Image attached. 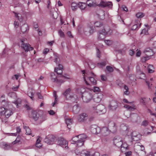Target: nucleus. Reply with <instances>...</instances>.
<instances>
[{
  "mask_svg": "<svg viewBox=\"0 0 156 156\" xmlns=\"http://www.w3.org/2000/svg\"><path fill=\"white\" fill-rule=\"evenodd\" d=\"M122 141H121V142H119L116 144H114L117 147H120L121 146H122Z\"/></svg>",
  "mask_w": 156,
  "mask_h": 156,
  "instance_id": "51",
  "label": "nucleus"
},
{
  "mask_svg": "<svg viewBox=\"0 0 156 156\" xmlns=\"http://www.w3.org/2000/svg\"><path fill=\"white\" fill-rule=\"evenodd\" d=\"M28 95L32 100H34V94L33 92L31 91H29L28 92Z\"/></svg>",
  "mask_w": 156,
  "mask_h": 156,
  "instance_id": "43",
  "label": "nucleus"
},
{
  "mask_svg": "<svg viewBox=\"0 0 156 156\" xmlns=\"http://www.w3.org/2000/svg\"><path fill=\"white\" fill-rule=\"evenodd\" d=\"M105 41L106 44L108 45H110L112 43V41L110 40H105Z\"/></svg>",
  "mask_w": 156,
  "mask_h": 156,
  "instance_id": "49",
  "label": "nucleus"
},
{
  "mask_svg": "<svg viewBox=\"0 0 156 156\" xmlns=\"http://www.w3.org/2000/svg\"><path fill=\"white\" fill-rule=\"evenodd\" d=\"M92 108L94 111L99 114L104 113L106 112L105 106L102 105L100 104L96 106L94 105Z\"/></svg>",
  "mask_w": 156,
  "mask_h": 156,
  "instance_id": "5",
  "label": "nucleus"
},
{
  "mask_svg": "<svg viewBox=\"0 0 156 156\" xmlns=\"http://www.w3.org/2000/svg\"><path fill=\"white\" fill-rule=\"evenodd\" d=\"M20 142V140L19 138H17L16 140L12 142V144H16Z\"/></svg>",
  "mask_w": 156,
  "mask_h": 156,
  "instance_id": "52",
  "label": "nucleus"
},
{
  "mask_svg": "<svg viewBox=\"0 0 156 156\" xmlns=\"http://www.w3.org/2000/svg\"><path fill=\"white\" fill-rule=\"evenodd\" d=\"M10 144H5L4 145V148L5 149H9V148H10L11 146H10Z\"/></svg>",
  "mask_w": 156,
  "mask_h": 156,
  "instance_id": "59",
  "label": "nucleus"
},
{
  "mask_svg": "<svg viewBox=\"0 0 156 156\" xmlns=\"http://www.w3.org/2000/svg\"><path fill=\"white\" fill-rule=\"evenodd\" d=\"M80 111V108L77 105L74 106L73 108V112L76 114L79 113Z\"/></svg>",
  "mask_w": 156,
  "mask_h": 156,
  "instance_id": "23",
  "label": "nucleus"
},
{
  "mask_svg": "<svg viewBox=\"0 0 156 156\" xmlns=\"http://www.w3.org/2000/svg\"><path fill=\"white\" fill-rule=\"evenodd\" d=\"M138 117V115L135 113H132L130 115L131 120L133 122H137Z\"/></svg>",
  "mask_w": 156,
  "mask_h": 156,
  "instance_id": "19",
  "label": "nucleus"
},
{
  "mask_svg": "<svg viewBox=\"0 0 156 156\" xmlns=\"http://www.w3.org/2000/svg\"><path fill=\"white\" fill-rule=\"evenodd\" d=\"M147 52L150 53V54H146V55H147L151 56L153 55L152 50L149 48H146L144 51V53H146Z\"/></svg>",
  "mask_w": 156,
  "mask_h": 156,
  "instance_id": "25",
  "label": "nucleus"
},
{
  "mask_svg": "<svg viewBox=\"0 0 156 156\" xmlns=\"http://www.w3.org/2000/svg\"><path fill=\"white\" fill-rule=\"evenodd\" d=\"M137 51L136 56L137 57H140L141 54V51L140 50H138V49H137Z\"/></svg>",
  "mask_w": 156,
  "mask_h": 156,
  "instance_id": "54",
  "label": "nucleus"
},
{
  "mask_svg": "<svg viewBox=\"0 0 156 156\" xmlns=\"http://www.w3.org/2000/svg\"><path fill=\"white\" fill-rule=\"evenodd\" d=\"M49 138L50 142L51 143V144H53L56 140V138L51 135H49Z\"/></svg>",
  "mask_w": 156,
  "mask_h": 156,
  "instance_id": "38",
  "label": "nucleus"
},
{
  "mask_svg": "<svg viewBox=\"0 0 156 156\" xmlns=\"http://www.w3.org/2000/svg\"><path fill=\"white\" fill-rule=\"evenodd\" d=\"M98 66H99V67L101 68L105 66L106 65V63L105 61H103L98 63Z\"/></svg>",
  "mask_w": 156,
  "mask_h": 156,
  "instance_id": "42",
  "label": "nucleus"
},
{
  "mask_svg": "<svg viewBox=\"0 0 156 156\" xmlns=\"http://www.w3.org/2000/svg\"><path fill=\"white\" fill-rule=\"evenodd\" d=\"M131 151L125 152V154L126 156H130L131 154Z\"/></svg>",
  "mask_w": 156,
  "mask_h": 156,
  "instance_id": "64",
  "label": "nucleus"
},
{
  "mask_svg": "<svg viewBox=\"0 0 156 156\" xmlns=\"http://www.w3.org/2000/svg\"><path fill=\"white\" fill-rule=\"evenodd\" d=\"M59 34H60L61 37H64V34L63 32L61 30H60L59 31Z\"/></svg>",
  "mask_w": 156,
  "mask_h": 156,
  "instance_id": "62",
  "label": "nucleus"
},
{
  "mask_svg": "<svg viewBox=\"0 0 156 156\" xmlns=\"http://www.w3.org/2000/svg\"><path fill=\"white\" fill-rule=\"evenodd\" d=\"M83 74V79L85 81V83L87 85L91 86L92 85H94L96 84V81L94 79V77L90 76H88V78L90 82V83H89L86 80L85 77L84 76L85 71L84 70L82 71Z\"/></svg>",
  "mask_w": 156,
  "mask_h": 156,
  "instance_id": "6",
  "label": "nucleus"
},
{
  "mask_svg": "<svg viewBox=\"0 0 156 156\" xmlns=\"http://www.w3.org/2000/svg\"><path fill=\"white\" fill-rule=\"evenodd\" d=\"M54 62H55L57 65L60 68H62V66L60 64V59L58 56L56 55H55Z\"/></svg>",
  "mask_w": 156,
  "mask_h": 156,
  "instance_id": "20",
  "label": "nucleus"
},
{
  "mask_svg": "<svg viewBox=\"0 0 156 156\" xmlns=\"http://www.w3.org/2000/svg\"><path fill=\"white\" fill-rule=\"evenodd\" d=\"M146 98H142L141 99V102L142 103L143 105H146V101L145 100Z\"/></svg>",
  "mask_w": 156,
  "mask_h": 156,
  "instance_id": "53",
  "label": "nucleus"
},
{
  "mask_svg": "<svg viewBox=\"0 0 156 156\" xmlns=\"http://www.w3.org/2000/svg\"><path fill=\"white\" fill-rule=\"evenodd\" d=\"M144 16V15L142 12H138L136 14V16L138 18H141Z\"/></svg>",
  "mask_w": 156,
  "mask_h": 156,
  "instance_id": "44",
  "label": "nucleus"
},
{
  "mask_svg": "<svg viewBox=\"0 0 156 156\" xmlns=\"http://www.w3.org/2000/svg\"><path fill=\"white\" fill-rule=\"evenodd\" d=\"M135 52L133 51V50H130L129 51V55L132 56L134 55Z\"/></svg>",
  "mask_w": 156,
  "mask_h": 156,
  "instance_id": "55",
  "label": "nucleus"
},
{
  "mask_svg": "<svg viewBox=\"0 0 156 156\" xmlns=\"http://www.w3.org/2000/svg\"><path fill=\"white\" fill-rule=\"evenodd\" d=\"M102 134L104 136H108L109 133V131L107 127H103L101 130Z\"/></svg>",
  "mask_w": 156,
  "mask_h": 156,
  "instance_id": "17",
  "label": "nucleus"
},
{
  "mask_svg": "<svg viewBox=\"0 0 156 156\" xmlns=\"http://www.w3.org/2000/svg\"><path fill=\"white\" fill-rule=\"evenodd\" d=\"M134 149L136 152L137 151H144L145 149L144 147L142 145H136L134 146Z\"/></svg>",
  "mask_w": 156,
  "mask_h": 156,
  "instance_id": "24",
  "label": "nucleus"
},
{
  "mask_svg": "<svg viewBox=\"0 0 156 156\" xmlns=\"http://www.w3.org/2000/svg\"><path fill=\"white\" fill-rule=\"evenodd\" d=\"M71 91V89L69 88L66 90L65 92L63 93V94L65 96H66Z\"/></svg>",
  "mask_w": 156,
  "mask_h": 156,
  "instance_id": "47",
  "label": "nucleus"
},
{
  "mask_svg": "<svg viewBox=\"0 0 156 156\" xmlns=\"http://www.w3.org/2000/svg\"><path fill=\"white\" fill-rule=\"evenodd\" d=\"M138 28V25L137 24H135L133 25L131 29L133 30H135Z\"/></svg>",
  "mask_w": 156,
  "mask_h": 156,
  "instance_id": "56",
  "label": "nucleus"
},
{
  "mask_svg": "<svg viewBox=\"0 0 156 156\" xmlns=\"http://www.w3.org/2000/svg\"><path fill=\"white\" fill-rule=\"evenodd\" d=\"M92 92V91H90L84 92L82 94V98L84 102L87 103L91 100L93 97Z\"/></svg>",
  "mask_w": 156,
  "mask_h": 156,
  "instance_id": "4",
  "label": "nucleus"
},
{
  "mask_svg": "<svg viewBox=\"0 0 156 156\" xmlns=\"http://www.w3.org/2000/svg\"><path fill=\"white\" fill-rule=\"evenodd\" d=\"M13 113L11 108H5L3 107L0 108V115L1 116L5 115L6 118H9Z\"/></svg>",
  "mask_w": 156,
  "mask_h": 156,
  "instance_id": "3",
  "label": "nucleus"
},
{
  "mask_svg": "<svg viewBox=\"0 0 156 156\" xmlns=\"http://www.w3.org/2000/svg\"><path fill=\"white\" fill-rule=\"evenodd\" d=\"M49 50L48 48H45L43 51V53L44 54H47L49 51Z\"/></svg>",
  "mask_w": 156,
  "mask_h": 156,
  "instance_id": "61",
  "label": "nucleus"
},
{
  "mask_svg": "<svg viewBox=\"0 0 156 156\" xmlns=\"http://www.w3.org/2000/svg\"><path fill=\"white\" fill-rule=\"evenodd\" d=\"M62 68H60L59 67L55 68V71L58 74L61 75L62 72Z\"/></svg>",
  "mask_w": 156,
  "mask_h": 156,
  "instance_id": "33",
  "label": "nucleus"
},
{
  "mask_svg": "<svg viewBox=\"0 0 156 156\" xmlns=\"http://www.w3.org/2000/svg\"><path fill=\"white\" fill-rule=\"evenodd\" d=\"M31 118L36 122L37 124H40L47 119L45 115H40L36 111L32 112Z\"/></svg>",
  "mask_w": 156,
  "mask_h": 156,
  "instance_id": "2",
  "label": "nucleus"
},
{
  "mask_svg": "<svg viewBox=\"0 0 156 156\" xmlns=\"http://www.w3.org/2000/svg\"><path fill=\"white\" fill-rule=\"evenodd\" d=\"M105 35L103 33H101V31H99V34L98 36V39L99 40H101L105 38Z\"/></svg>",
  "mask_w": 156,
  "mask_h": 156,
  "instance_id": "30",
  "label": "nucleus"
},
{
  "mask_svg": "<svg viewBox=\"0 0 156 156\" xmlns=\"http://www.w3.org/2000/svg\"><path fill=\"white\" fill-rule=\"evenodd\" d=\"M58 15L57 13L56 12H55L53 14L52 16L54 18L56 19Z\"/></svg>",
  "mask_w": 156,
  "mask_h": 156,
  "instance_id": "58",
  "label": "nucleus"
},
{
  "mask_svg": "<svg viewBox=\"0 0 156 156\" xmlns=\"http://www.w3.org/2000/svg\"><path fill=\"white\" fill-rule=\"evenodd\" d=\"M113 141L114 144H115L118 143L119 142H121L122 141V140L121 138L118 137H114L113 139Z\"/></svg>",
  "mask_w": 156,
  "mask_h": 156,
  "instance_id": "39",
  "label": "nucleus"
},
{
  "mask_svg": "<svg viewBox=\"0 0 156 156\" xmlns=\"http://www.w3.org/2000/svg\"><path fill=\"white\" fill-rule=\"evenodd\" d=\"M107 70L109 72H112L113 71V68L110 66H107L106 67Z\"/></svg>",
  "mask_w": 156,
  "mask_h": 156,
  "instance_id": "46",
  "label": "nucleus"
},
{
  "mask_svg": "<svg viewBox=\"0 0 156 156\" xmlns=\"http://www.w3.org/2000/svg\"><path fill=\"white\" fill-rule=\"evenodd\" d=\"M136 152L139 156H144L146 154V152L145 151H137V152Z\"/></svg>",
  "mask_w": 156,
  "mask_h": 156,
  "instance_id": "37",
  "label": "nucleus"
},
{
  "mask_svg": "<svg viewBox=\"0 0 156 156\" xmlns=\"http://www.w3.org/2000/svg\"><path fill=\"white\" fill-rule=\"evenodd\" d=\"M29 27L28 25L26 24H24L22 26L21 30L23 33L27 32L29 30Z\"/></svg>",
  "mask_w": 156,
  "mask_h": 156,
  "instance_id": "18",
  "label": "nucleus"
},
{
  "mask_svg": "<svg viewBox=\"0 0 156 156\" xmlns=\"http://www.w3.org/2000/svg\"><path fill=\"white\" fill-rule=\"evenodd\" d=\"M81 156H90V152L86 150H83L80 153Z\"/></svg>",
  "mask_w": 156,
  "mask_h": 156,
  "instance_id": "26",
  "label": "nucleus"
},
{
  "mask_svg": "<svg viewBox=\"0 0 156 156\" xmlns=\"http://www.w3.org/2000/svg\"><path fill=\"white\" fill-rule=\"evenodd\" d=\"M153 65H149L148 67V72L150 73H152L154 72Z\"/></svg>",
  "mask_w": 156,
  "mask_h": 156,
  "instance_id": "35",
  "label": "nucleus"
},
{
  "mask_svg": "<svg viewBox=\"0 0 156 156\" xmlns=\"http://www.w3.org/2000/svg\"><path fill=\"white\" fill-rule=\"evenodd\" d=\"M90 130L92 133L96 134L99 133L101 131L100 128L95 125L91 126Z\"/></svg>",
  "mask_w": 156,
  "mask_h": 156,
  "instance_id": "14",
  "label": "nucleus"
},
{
  "mask_svg": "<svg viewBox=\"0 0 156 156\" xmlns=\"http://www.w3.org/2000/svg\"><path fill=\"white\" fill-rule=\"evenodd\" d=\"M44 141L45 142L47 143L48 144H51V142H50L49 138V135L46 136L45 138L44 139Z\"/></svg>",
  "mask_w": 156,
  "mask_h": 156,
  "instance_id": "41",
  "label": "nucleus"
},
{
  "mask_svg": "<svg viewBox=\"0 0 156 156\" xmlns=\"http://www.w3.org/2000/svg\"><path fill=\"white\" fill-rule=\"evenodd\" d=\"M87 5L90 7L94 6L96 5L95 0H87Z\"/></svg>",
  "mask_w": 156,
  "mask_h": 156,
  "instance_id": "21",
  "label": "nucleus"
},
{
  "mask_svg": "<svg viewBox=\"0 0 156 156\" xmlns=\"http://www.w3.org/2000/svg\"><path fill=\"white\" fill-rule=\"evenodd\" d=\"M57 104V98H55L54 102L52 103V106L54 107L55 105Z\"/></svg>",
  "mask_w": 156,
  "mask_h": 156,
  "instance_id": "63",
  "label": "nucleus"
},
{
  "mask_svg": "<svg viewBox=\"0 0 156 156\" xmlns=\"http://www.w3.org/2000/svg\"><path fill=\"white\" fill-rule=\"evenodd\" d=\"M101 33H103L104 35H110L112 33V31L110 29L109 27H105L104 29L101 30Z\"/></svg>",
  "mask_w": 156,
  "mask_h": 156,
  "instance_id": "15",
  "label": "nucleus"
},
{
  "mask_svg": "<svg viewBox=\"0 0 156 156\" xmlns=\"http://www.w3.org/2000/svg\"><path fill=\"white\" fill-rule=\"evenodd\" d=\"M88 115L85 113L80 114L78 117V120L80 122H84L88 119Z\"/></svg>",
  "mask_w": 156,
  "mask_h": 156,
  "instance_id": "9",
  "label": "nucleus"
},
{
  "mask_svg": "<svg viewBox=\"0 0 156 156\" xmlns=\"http://www.w3.org/2000/svg\"><path fill=\"white\" fill-rule=\"evenodd\" d=\"M51 79L52 81L53 82H58V80L57 78V76L54 73H52L51 74Z\"/></svg>",
  "mask_w": 156,
  "mask_h": 156,
  "instance_id": "22",
  "label": "nucleus"
},
{
  "mask_svg": "<svg viewBox=\"0 0 156 156\" xmlns=\"http://www.w3.org/2000/svg\"><path fill=\"white\" fill-rule=\"evenodd\" d=\"M110 131L113 133H115L117 130V127L116 124L113 122H111L108 124Z\"/></svg>",
  "mask_w": 156,
  "mask_h": 156,
  "instance_id": "13",
  "label": "nucleus"
},
{
  "mask_svg": "<svg viewBox=\"0 0 156 156\" xmlns=\"http://www.w3.org/2000/svg\"><path fill=\"white\" fill-rule=\"evenodd\" d=\"M21 102V100L20 98H18L13 102V103L16 105L17 107L19 106V104H20Z\"/></svg>",
  "mask_w": 156,
  "mask_h": 156,
  "instance_id": "40",
  "label": "nucleus"
},
{
  "mask_svg": "<svg viewBox=\"0 0 156 156\" xmlns=\"http://www.w3.org/2000/svg\"><path fill=\"white\" fill-rule=\"evenodd\" d=\"M98 5L103 7L108 6L109 8H111L112 7V3L111 2L102 1L100 2Z\"/></svg>",
  "mask_w": 156,
  "mask_h": 156,
  "instance_id": "11",
  "label": "nucleus"
},
{
  "mask_svg": "<svg viewBox=\"0 0 156 156\" xmlns=\"http://www.w3.org/2000/svg\"><path fill=\"white\" fill-rule=\"evenodd\" d=\"M57 144L63 148H68V142L63 138H60L58 140Z\"/></svg>",
  "mask_w": 156,
  "mask_h": 156,
  "instance_id": "7",
  "label": "nucleus"
},
{
  "mask_svg": "<svg viewBox=\"0 0 156 156\" xmlns=\"http://www.w3.org/2000/svg\"><path fill=\"white\" fill-rule=\"evenodd\" d=\"M148 125V122L147 121L145 120L143 122L142 125L144 126H146Z\"/></svg>",
  "mask_w": 156,
  "mask_h": 156,
  "instance_id": "57",
  "label": "nucleus"
},
{
  "mask_svg": "<svg viewBox=\"0 0 156 156\" xmlns=\"http://www.w3.org/2000/svg\"><path fill=\"white\" fill-rule=\"evenodd\" d=\"M94 32V30L93 26H89L85 30V34L87 36H90Z\"/></svg>",
  "mask_w": 156,
  "mask_h": 156,
  "instance_id": "12",
  "label": "nucleus"
},
{
  "mask_svg": "<svg viewBox=\"0 0 156 156\" xmlns=\"http://www.w3.org/2000/svg\"><path fill=\"white\" fill-rule=\"evenodd\" d=\"M121 150L122 152H125L124 150L128 149V147L127 146V145L125 143L122 144V146H121Z\"/></svg>",
  "mask_w": 156,
  "mask_h": 156,
  "instance_id": "34",
  "label": "nucleus"
},
{
  "mask_svg": "<svg viewBox=\"0 0 156 156\" xmlns=\"http://www.w3.org/2000/svg\"><path fill=\"white\" fill-rule=\"evenodd\" d=\"M99 14H98V17L101 20H103L105 18V12L103 11H101Z\"/></svg>",
  "mask_w": 156,
  "mask_h": 156,
  "instance_id": "29",
  "label": "nucleus"
},
{
  "mask_svg": "<svg viewBox=\"0 0 156 156\" xmlns=\"http://www.w3.org/2000/svg\"><path fill=\"white\" fill-rule=\"evenodd\" d=\"M94 26L96 27H101L103 25V23L100 22H96L94 23Z\"/></svg>",
  "mask_w": 156,
  "mask_h": 156,
  "instance_id": "36",
  "label": "nucleus"
},
{
  "mask_svg": "<svg viewBox=\"0 0 156 156\" xmlns=\"http://www.w3.org/2000/svg\"><path fill=\"white\" fill-rule=\"evenodd\" d=\"M87 138L86 135L84 134H83L76 136L73 137L72 140V143L73 144H76L78 147H80L83 145L84 142Z\"/></svg>",
  "mask_w": 156,
  "mask_h": 156,
  "instance_id": "1",
  "label": "nucleus"
},
{
  "mask_svg": "<svg viewBox=\"0 0 156 156\" xmlns=\"http://www.w3.org/2000/svg\"><path fill=\"white\" fill-rule=\"evenodd\" d=\"M79 7L78 3L75 2H72L71 4V8L73 11L76 10Z\"/></svg>",
  "mask_w": 156,
  "mask_h": 156,
  "instance_id": "31",
  "label": "nucleus"
},
{
  "mask_svg": "<svg viewBox=\"0 0 156 156\" xmlns=\"http://www.w3.org/2000/svg\"><path fill=\"white\" fill-rule=\"evenodd\" d=\"M79 7L81 10L84 9L86 7L87 5L85 3H83L81 2H79L78 3Z\"/></svg>",
  "mask_w": 156,
  "mask_h": 156,
  "instance_id": "27",
  "label": "nucleus"
},
{
  "mask_svg": "<svg viewBox=\"0 0 156 156\" xmlns=\"http://www.w3.org/2000/svg\"><path fill=\"white\" fill-rule=\"evenodd\" d=\"M94 92H98L100 91V89L98 87H94V90H93V91H92Z\"/></svg>",
  "mask_w": 156,
  "mask_h": 156,
  "instance_id": "48",
  "label": "nucleus"
},
{
  "mask_svg": "<svg viewBox=\"0 0 156 156\" xmlns=\"http://www.w3.org/2000/svg\"><path fill=\"white\" fill-rule=\"evenodd\" d=\"M148 111L149 113H150L151 115L154 116H155L156 117V114L155 113H152L150 109H148Z\"/></svg>",
  "mask_w": 156,
  "mask_h": 156,
  "instance_id": "60",
  "label": "nucleus"
},
{
  "mask_svg": "<svg viewBox=\"0 0 156 156\" xmlns=\"http://www.w3.org/2000/svg\"><path fill=\"white\" fill-rule=\"evenodd\" d=\"M73 120L72 119H66L65 120V122L67 125V127L69 129H70V125L73 123Z\"/></svg>",
  "mask_w": 156,
  "mask_h": 156,
  "instance_id": "28",
  "label": "nucleus"
},
{
  "mask_svg": "<svg viewBox=\"0 0 156 156\" xmlns=\"http://www.w3.org/2000/svg\"><path fill=\"white\" fill-rule=\"evenodd\" d=\"M124 107L125 108H127L128 110L130 109L131 110H133L134 109V108L133 107L128 105H124Z\"/></svg>",
  "mask_w": 156,
  "mask_h": 156,
  "instance_id": "50",
  "label": "nucleus"
},
{
  "mask_svg": "<svg viewBox=\"0 0 156 156\" xmlns=\"http://www.w3.org/2000/svg\"><path fill=\"white\" fill-rule=\"evenodd\" d=\"M103 94L101 93H98L94 97V100L96 103L99 102L103 98Z\"/></svg>",
  "mask_w": 156,
  "mask_h": 156,
  "instance_id": "16",
  "label": "nucleus"
},
{
  "mask_svg": "<svg viewBox=\"0 0 156 156\" xmlns=\"http://www.w3.org/2000/svg\"><path fill=\"white\" fill-rule=\"evenodd\" d=\"M109 108L112 111H115L119 107L117 101H111L108 106Z\"/></svg>",
  "mask_w": 156,
  "mask_h": 156,
  "instance_id": "8",
  "label": "nucleus"
},
{
  "mask_svg": "<svg viewBox=\"0 0 156 156\" xmlns=\"http://www.w3.org/2000/svg\"><path fill=\"white\" fill-rule=\"evenodd\" d=\"M150 56L149 55H147V56L146 57H143L141 59L142 62H145L146 61L149 59Z\"/></svg>",
  "mask_w": 156,
  "mask_h": 156,
  "instance_id": "45",
  "label": "nucleus"
},
{
  "mask_svg": "<svg viewBox=\"0 0 156 156\" xmlns=\"http://www.w3.org/2000/svg\"><path fill=\"white\" fill-rule=\"evenodd\" d=\"M22 44H21V47L26 52H27L29 51L32 50L33 49V48L30 47V45L27 43H25L23 42V40H21Z\"/></svg>",
  "mask_w": 156,
  "mask_h": 156,
  "instance_id": "10",
  "label": "nucleus"
},
{
  "mask_svg": "<svg viewBox=\"0 0 156 156\" xmlns=\"http://www.w3.org/2000/svg\"><path fill=\"white\" fill-rule=\"evenodd\" d=\"M23 127L26 130V134L28 135H31V130L28 127L24 126Z\"/></svg>",
  "mask_w": 156,
  "mask_h": 156,
  "instance_id": "32",
  "label": "nucleus"
}]
</instances>
